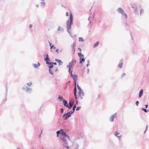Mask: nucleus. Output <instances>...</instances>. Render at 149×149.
Masks as SVG:
<instances>
[{"label":"nucleus","instance_id":"nucleus-1","mask_svg":"<svg viewBox=\"0 0 149 149\" xmlns=\"http://www.w3.org/2000/svg\"><path fill=\"white\" fill-rule=\"evenodd\" d=\"M73 17L71 13H70V21H67V27L68 31L70 29L71 26L72 24Z\"/></svg>","mask_w":149,"mask_h":149},{"label":"nucleus","instance_id":"nucleus-2","mask_svg":"<svg viewBox=\"0 0 149 149\" xmlns=\"http://www.w3.org/2000/svg\"><path fill=\"white\" fill-rule=\"evenodd\" d=\"M84 97V94L83 91H79L78 92V94L77 98H78L80 99H82Z\"/></svg>","mask_w":149,"mask_h":149},{"label":"nucleus","instance_id":"nucleus-3","mask_svg":"<svg viewBox=\"0 0 149 149\" xmlns=\"http://www.w3.org/2000/svg\"><path fill=\"white\" fill-rule=\"evenodd\" d=\"M73 113V111H71L68 112L67 113L65 114L63 116V117L64 118V119L65 120H67L69 117L71 116V114Z\"/></svg>","mask_w":149,"mask_h":149},{"label":"nucleus","instance_id":"nucleus-4","mask_svg":"<svg viewBox=\"0 0 149 149\" xmlns=\"http://www.w3.org/2000/svg\"><path fill=\"white\" fill-rule=\"evenodd\" d=\"M76 63V61L75 60H73L71 62L69 63V64L67 65V67L69 69V72L71 73V69L74 63Z\"/></svg>","mask_w":149,"mask_h":149},{"label":"nucleus","instance_id":"nucleus-5","mask_svg":"<svg viewBox=\"0 0 149 149\" xmlns=\"http://www.w3.org/2000/svg\"><path fill=\"white\" fill-rule=\"evenodd\" d=\"M48 64V67L49 68V72L50 74H53V71L52 72L51 71L52 69L51 68L53 67V65L52 64V63L50 62H48V63H47Z\"/></svg>","mask_w":149,"mask_h":149},{"label":"nucleus","instance_id":"nucleus-6","mask_svg":"<svg viewBox=\"0 0 149 149\" xmlns=\"http://www.w3.org/2000/svg\"><path fill=\"white\" fill-rule=\"evenodd\" d=\"M74 81V94L75 97V98L76 100L77 99V97L76 95V85H77V81Z\"/></svg>","mask_w":149,"mask_h":149},{"label":"nucleus","instance_id":"nucleus-7","mask_svg":"<svg viewBox=\"0 0 149 149\" xmlns=\"http://www.w3.org/2000/svg\"><path fill=\"white\" fill-rule=\"evenodd\" d=\"M71 76L73 78L74 81H77V77L76 75H72V72H71Z\"/></svg>","mask_w":149,"mask_h":149},{"label":"nucleus","instance_id":"nucleus-8","mask_svg":"<svg viewBox=\"0 0 149 149\" xmlns=\"http://www.w3.org/2000/svg\"><path fill=\"white\" fill-rule=\"evenodd\" d=\"M61 135L64 136L65 137H67L69 138L68 136L67 135L65 132H63V130H61Z\"/></svg>","mask_w":149,"mask_h":149},{"label":"nucleus","instance_id":"nucleus-9","mask_svg":"<svg viewBox=\"0 0 149 149\" xmlns=\"http://www.w3.org/2000/svg\"><path fill=\"white\" fill-rule=\"evenodd\" d=\"M44 60L46 62V63H48V62L50 61V59L48 57V54L46 55V57L44 59Z\"/></svg>","mask_w":149,"mask_h":149},{"label":"nucleus","instance_id":"nucleus-10","mask_svg":"<svg viewBox=\"0 0 149 149\" xmlns=\"http://www.w3.org/2000/svg\"><path fill=\"white\" fill-rule=\"evenodd\" d=\"M63 102L64 103V105L65 106L68 108L69 107L68 104V103H67V101L65 100H63Z\"/></svg>","mask_w":149,"mask_h":149},{"label":"nucleus","instance_id":"nucleus-11","mask_svg":"<svg viewBox=\"0 0 149 149\" xmlns=\"http://www.w3.org/2000/svg\"><path fill=\"white\" fill-rule=\"evenodd\" d=\"M76 45V42H74L71 46L72 48V49L73 51L74 52L75 50V47Z\"/></svg>","mask_w":149,"mask_h":149},{"label":"nucleus","instance_id":"nucleus-12","mask_svg":"<svg viewBox=\"0 0 149 149\" xmlns=\"http://www.w3.org/2000/svg\"><path fill=\"white\" fill-rule=\"evenodd\" d=\"M73 104V102L72 101H70L69 102L70 106H69L68 108L70 109L72 107Z\"/></svg>","mask_w":149,"mask_h":149},{"label":"nucleus","instance_id":"nucleus-13","mask_svg":"<svg viewBox=\"0 0 149 149\" xmlns=\"http://www.w3.org/2000/svg\"><path fill=\"white\" fill-rule=\"evenodd\" d=\"M55 60L59 63V65H61L62 64V62L61 60H58L57 59H55Z\"/></svg>","mask_w":149,"mask_h":149},{"label":"nucleus","instance_id":"nucleus-14","mask_svg":"<svg viewBox=\"0 0 149 149\" xmlns=\"http://www.w3.org/2000/svg\"><path fill=\"white\" fill-rule=\"evenodd\" d=\"M118 11L120 13H121L122 15H123V11L121 8H119L118 9Z\"/></svg>","mask_w":149,"mask_h":149},{"label":"nucleus","instance_id":"nucleus-15","mask_svg":"<svg viewBox=\"0 0 149 149\" xmlns=\"http://www.w3.org/2000/svg\"><path fill=\"white\" fill-rule=\"evenodd\" d=\"M78 55L80 59H81V58H83L84 57V56L81 53H78Z\"/></svg>","mask_w":149,"mask_h":149},{"label":"nucleus","instance_id":"nucleus-16","mask_svg":"<svg viewBox=\"0 0 149 149\" xmlns=\"http://www.w3.org/2000/svg\"><path fill=\"white\" fill-rule=\"evenodd\" d=\"M143 90L142 89H141L139 93V97H141L142 94H143Z\"/></svg>","mask_w":149,"mask_h":149},{"label":"nucleus","instance_id":"nucleus-17","mask_svg":"<svg viewBox=\"0 0 149 149\" xmlns=\"http://www.w3.org/2000/svg\"><path fill=\"white\" fill-rule=\"evenodd\" d=\"M99 43V42H97L93 45V47L94 48L96 47L98 45Z\"/></svg>","mask_w":149,"mask_h":149},{"label":"nucleus","instance_id":"nucleus-18","mask_svg":"<svg viewBox=\"0 0 149 149\" xmlns=\"http://www.w3.org/2000/svg\"><path fill=\"white\" fill-rule=\"evenodd\" d=\"M40 64L38 62V65H36V64H33V66L35 68H38V67L40 66Z\"/></svg>","mask_w":149,"mask_h":149},{"label":"nucleus","instance_id":"nucleus-19","mask_svg":"<svg viewBox=\"0 0 149 149\" xmlns=\"http://www.w3.org/2000/svg\"><path fill=\"white\" fill-rule=\"evenodd\" d=\"M62 139L63 140L65 144H68V142L65 139L63 138V139Z\"/></svg>","mask_w":149,"mask_h":149},{"label":"nucleus","instance_id":"nucleus-20","mask_svg":"<svg viewBox=\"0 0 149 149\" xmlns=\"http://www.w3.org/2000/svg\"><path fill=\"white\" fill-rule=\"evenodd\" d=\"M114 117L113 116H112L110 119V121L111 122H113L114 120Z\"/></svg>","mask_w":149,"mask_h":149},{"label":"nucleus","instance_id":"nucleus-21","mask_svg":"<svg viewBox=\"0 0 149 149\" xmlns=\"http://www.w3.org/2000/svg\"><path fill=\"white\" fill-rule=\"evenodd\" d=\"M115 135L116 136L118 137H120V134L119 133H117L116 132Z\"/></svg>","mask_w":149,"mask_h":149},{"label":"nucleus","instance_id":"nucleus-22","mask_svg":"<svg viewBox=\"0 0 149 149\" xmlns=\"http://www.w3.org/2000/svg\"><path fill=\"white\" fill-rule=\"evenodd\" d=\"M80 61L79 63H81L82 62H84L85 61V59L84 58H81Z\"/></svg>","mask_w":149,"mask_h":149},{"label":"nucleus","instance_id":"nucleus-23","mask_svg":"<svg viewBox=\"0 0 149 149\" xmlns=\"http://www.w3.org/2000/svg\"><path fill=\"white\" fill-rule=\"evenodd\" d=\"M62 130H61L60 131H58L56 132V133L57 134V136H58V134H61V132Z\"/></svg>","mask_w":149,"mask_h":149},{"label":"nucleus","instance_id":"nucleus-24","mask_svg":"<svg viewBox=\"0 0 149 149\" xmlns=\"http://www.w3.org/2000/svg\"><path fill=\"white\" fill-rule=\"evenodd\" d=\"M79 42H83L84 41L82 37H79Z\"/></svg>","mask_w":149,"mask_h":149},{"label":"nucleus","instance_id":"nucleus-25","mask_svg":"<svg viewBox=\"0 0 149 149\" xmlns=\"http://www.w3.org/2000/svg\"><path fill=\"white\" fill-rule=\"evenodd\" d=\"M58 99H59L61 101L63 100V98L62 96H61L60 95H59Z\"/></svg>","mask_w":149,"mask_h":149},{"label":"nucleus","instance_id":"nucleus-26","mask_svg":"<svg viewBox=\"0 0 149 149\" xmlns=\"http://www.w3.org/2000/svg\"><path fill=\"white\" fill-rule=\"evenodd\" d=\"M123 65V63H119L118 65V67L121 68Z\"/></svg>","mask_w":149,"mask_h":149},{"label":"nucleus","instance_id":"nucleus-27","mask_svg":"<svg viewBox=\"0 0 149 149\" xmlns=\"http://www.w3.org/2000/svg\"><path fill=\"white\" fill-rule=\"evenodd\" d=\"M77 86L78 89L79 90V91H83L81 89L80 87L78 85H77Z\"/></svg>","mask_w":149,"mask_h":149},{"label":"nucleus","instance_id":"nucleus-28","mask_svg":"<svg viewBox=\"0 0 149 149\" xmlns=\"http://www.w3.org/2000/svg\"><path fill=\"white\" fill-rule=\"evenodd\" d=\"M142 110L143 111H144L146 113H147L148 111V110H147L146 109L144 108H142Z\"/></svg>","mask_w":149,"mask_h":149},{"label":"nucleus","instance_id":"nucleus-29","mask_svg":"<svg viewBox=\"0 0 149 149\" xmlns=\"http://www.w3.org/2000/svg\"><path fill=\"white\" fill-rule=\"evenodd\" d=\"M122 15H123L124 16V17L125 19H127V15L125 13H123V14Z\"/></svg>","mask_w":149,"mask_h":149},{"label":"nucleus","instance_id":"nucleus-30","mask_svg":"<svg viewBox=\"0 0 149 149\" xmlns=\"http://www.w3.org/2000/svg\"><path fill=\"white\" fill-rule=\"evenodd\" d=\"M31 91V89L30 88H28L27 89L26 92L29 93Z\"/></svg>","mask_w":149,"mask_h":149},{"label":"nucleus","instance_id":"nucleus-31","mask_svg":"<svg viewBox=\"0 0 149 149\" xmlns=\"http://www.w3.org/2000/svg\"><path fill=\"white\" fill-rule=\"evenodd\" d=\"M126 75V74L125 73H123L121 75V78H123Z\"/></svg>","mask_w":149,"mask_h":149},{"label":"nucleus","instance_id":"nucleus-32","mask_svg":"<svg viewBox=\"0 0 149 149\" xmlns=\"http://www.w3.org/2000/svg\"><path fill=\"white\" fill-rule=\"evenodd\" d=\"M59 50L58 49H57L56 50V52H57L58 53L59 52H61V51H62L61 50H60L59 52Z\"/></svg>","mask_w":149,"mask_h":149},{"label":"nucleus","instance_id":"nucleus-33","mask_svg":"<svg viewBox=\"0 0 149 149\" xmlns=\"http://www.w3.org/2000/svg\"><path fill=\"white\" fill-rule=\"evenodd\" d=\"M28 86H30L32 85V83L31 82L28 83L27 84Z\"/></svg>","mask_w":149,"mask_h":149},{"label":"nucleus","instance_id":"nucleus-34","mask_svg":"<svg viewBox=\"0 0 149 149\" xmlns=\"http://www.w3.org/2000/svg\"><path fill=\"white\" fill-rule=\"evenodd\" d=\"M81 107H78L76 109V111H78L80 109Z\"/></svg>","mask_w":149,"mask_h":149},{"label":"nucleus","instance_id":"nucleus-35","mask_svg":"<svg viewBox=\"0 0 149 149\" xmlns=\"http://www.w3.org/2000/svg\"><path fill=\"white\" fill-rule=\"evenodd\" d=\"M139 104V102L138 101H136V104L137 106L138 105V104Z\"/></svg>","mask_w":149,"mask_h":149},{"label":"nucleus","instance_id":"nucleus-36","mask_svg":"<svg viewBox=\"0 0 149 149\" xmlns=\"http://www.w3.org/2000/svg\"><path fill=\"white\" fill-rule=\"evenodd\" d=\"M61 112L62 113H63V108L61 109Z\"/></svg>","mask_w":149,"mask_h":149},{"label":"nucleus","instance_id":"nucleus-37","mask_svg":"<svg viewBox=\"0 0 149 149\" xmlns=\"http://www.w3.org/2000/svg\"><path fill=\"white\" fill-rule=\"evenodd\" d=\"M78 49L79 50V52H80V53H81V49L80 48H78Z\"/></svg>","mask_w":149,"mask_h":149},{"label":"nucleus","instance_id":"nucleus-38","mask_svg":"<svg viewBox=\"0 0 149 149\" xmlns=\"http://www.w3.org/2000/svg\"><path fill=\"white\" fill-rule=\"evenodd\" d=\"M65 15L66 16H68V12L66 13H65Z\"/></svg>","mask_w":149,"mask_h":149},{"label":"nucleus","instance_id":"nucleus-39","mask_svg":"<svg viewBox=\"0 0 149 149\" xmlns=\"http://www.w3.org/2000/svg\"><path fill=\"white\" fill-rule=\"evenodd\" d=\"M143 10H141V11H140V13H141V14L142 13H143Z\"/></svg>","mask_w":149,"mask_h":149},{"label":"nucleus","instance_id":"nucleus-40","mask_svg":"<svg viewBox=\"0 0 149 149\" xmlns=\"http://www.w3.org/2000/svg\"><path fill=\"white\" fill-rule=\"evenodd\" d=\"M75 109V108H74V107H73V111H73V113L74 112V111Z\"/></svg>","mask_w":149,"mask_h":149},{"label":"nucleus","instance_id":"nucleus-41","mask_svg":"<svg viewBox=\"0 0 149 149\" xmlns=\"http://www.w3.org/2000/svg\"><path fill=\"white\" fill-rule=\"evenodd\" d=\"M32 26V25H31V24H30V25H29V28H31Z\"/></svg>","mask_w":149,"mask_h":149},{"label":"nucleus","instance_id":"nucleus-42","mask_svg":"<svg viewBox=\"0 0 149 149\" xmlns=\"http://www.w3.org/2000/svg\"><path fill=\"white\" fill-rule=\"evenodd\" d=\"M73 107H74V108H75L76 107V106L75 104H74V105L73 106Z\"/></svg>","mask_w":149,"mask_h":149},{"label":"nucleus","instance_id":"nucleus-43","mask_svg":"<svg viewBox=\"0 0 149 149\" xmlns=\"http://www.w3.org/2000/svg\"><path fill=\"white\" fill-rule=\"evenodd\" d=\"M53 45L51 46H50V48L52 49V47H53Z\"/></svg>","mask_w":149,"mask_h":149},{"label":"nucleus","instance_id":"nucleus-44","mask_svg":"<svg viewBox=\"0 0 149 149\" xmlns=\"http://www.w3.org/2000/svg\"><path fill=\"white\" fill-rule=\"evenodd\" d=\"M52 63V64H54L55 65H56V63Z\"/></svg>","mask_w":149,"mask_h":149},{"label":"nucleus","instance_id":"nucleus-45","mask_svg":"<svg viewBox=\"0 0 149 149\" xmlns=\"http://www.w3.org/2000/svg\"><path fill=\"white\" fill-rule=\"evenodd\" d=\"M145 107L146 108H147L148 107V105H145Z\"/></svg>","mask_w":149,"mask_h":149},{"label":"nucleus","instance_id":"nucleus-46","mask_svg":"<svg viewBox=\"0 0 149 149\" xmlns=\"http://www.w3.org/2000/svg\"><path fill=\"white\" fill-rule=\"evenodd\" d=\"M98 98H100V95H98Z\"/></svg>","mask_w":149,"mask_h":149},{"label":"nucleus","instance_id":"nucleus-47","mask_svg":"<svg viewBox=\"0 0 149 149\" xmlns=\"http://www.w3.org/2000/svg\"><path fill=\"white\" fill-rule=\"evenodd\" d=\"M76 104H77V103H78V101H76Z\"/></svg>","mask_w":149,"mask_h":149},{"label":"nucleus","instance_id":"nucleus-48","mask_svg":"<svg viewBox=\"0 0 149 149\" xmlns=\"http://www.w3.org/2000/svg\"><path fill=\"white\" fill-rule=\"evenodd\" d=\"M51 44L50 43H49V45H50V46H51Z\"/></svg>","mask_w":149,"mask_h":149},{"label":"nucleus","instance_id":"nucleus-49","mask_svg":"<svg viewBox=\"0 0 149 149\" xmlns=\"http://www.w3.org/2000/svg\"><path fill=\"white\" fill-rule=\"evenodd\" d=\"M17 149H19V148H17Z\"/></svg>","mask_w":149,"mask_h":149},{"label":"nucleus","instance_id":"nucleus-50","mask_svg":"<svg viewBox=\"0 0 149 149\" xmlns=\"http://www.w3.org/2000/svg\"><path fill=\"white\" fill-rule=\"evenodd\" d=\"M57 70H57H55V72H56V71Z\"/></svg>","mask_w":149,"mask_h":149},{"label":"nucleus","instance_id":"nucleus-51","mask_svg":"<svg viewBox=\"0 0 149 149\" xmlns=\"http://www.w3.org/2000/svg\"><path fill=\"white\" fill-rule=\"evenodd\" d=\"M42 1H44V0H41Z\"/></svg>","mask_w":149,"mask_h":149},{"label":"nucleus","instance_id":"nucleus-52","mask_svg":"<svg viewBox=\"0 0 149 149\" xmlns=\"http://www.w3.org/2000/svg\"><path fill=\"white\" fill-rule=\"evenodd\" d=\"M55 47L54 48V49H55Z\"/></svg>","mask_w":149,"mask_h":149}]
</instances>
